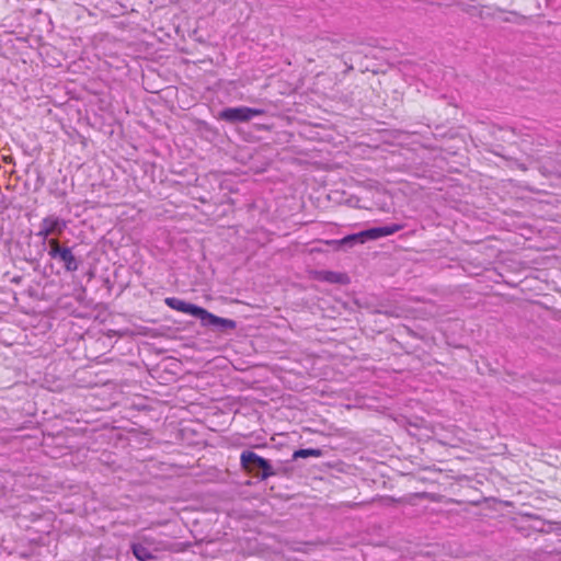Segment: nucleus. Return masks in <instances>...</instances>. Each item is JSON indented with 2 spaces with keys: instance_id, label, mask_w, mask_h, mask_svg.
Returning <instances> with one entry per match:
<instances>
[{
  "instance_id": "f257e3e1",
  "label": "nucleus",
  "mask_w": 561,
  "mask_h": 561,
  "mask_svg": "<svg viewBox=\"0 0 561 561\" xmlns=\"http://www.w3.org/2000/svg\"><path fill=\"white\" fill-rule=\"evenodd\" d=\"M240 465L247 473L261 481L279 473V470L274 469L267 459L249 449L241 453Z\"/></svg>"
},
{
  "instance_id": "f03ea898",
  "label": "nucleus",
  "mask_w": 561,
  "mask_h": 561,
  "mask_svg": "<svg viewBox=\"0 0 561 561\" xmlns=\"http://www.w3.org/2000/svg\"><path fill=\"white\" fill-rule=\"evenodd\" d=\"M264 114V111L261 108H252L248 106H238V107H226L218 113V119L236 124V123H245L251 121L255 116H261Z\"/></svg>"
},
{
  "instance_id": "7ed1b4c3",
  "label": "nucleus",
  "mask_w": 561,
  "mask_h": 561,
  "mask_svg": "<svg viewBox=\"0 0 561 561\" xmlns=\"http://www.w3.org/2000/svg\"><path fill=\"white\" fill-rule=\"evenodd\" d=\"M48 254L51 259L59 260L64 263L67 272H76L79 268V260L73 255L70 248L61 247L57 239H49Z\"/></svg>"
},
{
  "instance_id": "20e7f679",
  "label": "nucleus",
  "mask_w": 561,
  "mask_h": 561,
  "mask_svg": "<svg viewBox=\"0 0 561 561\" xmlns=\"http://www.w3.org/2000/svg\"><path fill=\"white\" fill-rule=\"evenodd\" d=\"M66 227V221L59 217L54 215L47 216L41 221L39 230L36 236L45 241L50 234H61Z\"/></svg>"
},
{
  "instance_id": "39448f33",
  "label": "nucleus",
  "mask_w": 561,
  "mask_h": 561,
  "mask_svg": "<svg viewBox=\"0 0 561 561\" xmlns=\"http://www.w3.org/2000/svg\"><path fill=\"white\" fill-rule=\"evenodd\" d=\"M201 323L203 327L214 328L219 332H226L228 330H234L237 323L234 320L220 318L216 314L210 313L206 309L201 319Z\"/></svg>"
},
{
  "instance_id": "423d86ee",
  "label": "nucleus",
  "mask_w": 561,
  "mask_h": 561,
  "mask_svg": "<svg viewBox=\"0 0 561 561\" xmlns=\"http://www.w3.org/2000/svg\"><path fill=\"white\" fill-rule=\"evenodd\" d=\"M164 302L171 309L191 314L193 317L198 318L199 320L202 319V316L205 310L204 308H202L197 305L186 302V301L175 298V297H168L164 299Z\"/></svg>"
},
{
  "instance_id": "0eeeda50",
  "label": "nucleus",
  "mask_w": 561,
  "mask_h": 561,
  "mask_svg": "<svg viewBox=\"0 0 561 561\" xmlns=\"http://www.w3.org/2000/svg\"><path fill=\"white\" fill-rule=\"evenodd\" d=\"M367 241H369V240L367 238V234L365 233V230H363L357 233L345 236L344 238H342L340 240H329V241H327V244L334 245L336 248H342V247L353 248L356 244H364Z\"/></svg>"
},
{
  "instance_id": "6e6552de",
  "label": "nucleus",
  "mask_w": 561,
  "mask_h": 561,
  "mask_svg": "<svg viewBox=\"0 0 561 561\" xmlns=\"http://www.w3.org/2000/svg\"><path fill=\"white\" fill-rule=\"evenodd\" d=\"M403 229V225L400 224H391L383 227H374L365 230L368 240H377L382 237L391 236Z\"/></svg>"
},
{
  "instance_id": "1a4fd4ad",
  "label": "nucleus",
  "mask_w": 561,
  "mask_h": 561,
  "mask_svg": "<svg viewBox=\"0 0 561 561\" xmlns=\"http://www.w3.org/2000/svg\"><path fill=\"white\" fill-rule=\"evenodd\" d=\"M131 551L135 558L139 561H149L153 559V554L150 549L145 547L142 543H133Z\"/></svg>"
},
{
  "instance_id": "9d476101",
  "label": "nucleus",
  "mask_w": 561,
  "mask_h": 561,
  "mask_svg": "<svg viewBox=\"0 0 561 561\" xmlns=\"http://www.w3.org/2000/svg\"><path fill=\"white\" fill-rule=\"evenodd\" d=\"M321 279L331 284H344L347 279V276L342 273L325 271L321 272Z\"/></svg>"
},
{
  "instance_id": "9b49d317",
  "label": "nucleus",
  "mask_w": 561,
  "mask_h": 561,
  "mask_svg": "<svg viewBox=\"0 0 561 561\" xmlns=\"http://www.w3.org/2000/svg\"><path fill=\"white\" fill-rule=\"evenodd\" d=\"M322 456V450L319 448H306V449H298L294 451L293 458H307V457H316L319 458Z\"/></svg>"
},
{
  "instance_id": "f8f14e48",
  "label": "nucleus",
  "mask_w": 561,
  "mask_h": 561,
  "mask_svg": "<svg viewBox=\"0 0 561 561\" xmlns=\"http://www.w3.org/2000/svg\"><path fill=\"white\" fill-rule=\"evenodd\" d=\"M530 528L536 531L549 533L553 529V525L551 523H546V522H542V520L536 518L534 520V524L530 526Z\"/></svg>"
},
{
  "instance_id": "ddd939ff",
  "label": "nucleus",
  "mask_w": 561,
  "mask_h": 561,
  "mask_svg": "<svg viewBox=\"0 0 561 561\" xmlns=\"http://www.w3.org/2000/svg\"><path fill=\"white\" fill-rule=\"evenodd\" d=\"M22 279H23V276H21V275H16V276H14V277L11 279V282H12V283H14V284H20V283L22 282Z\"/></svg>"
},
{
  "instance_id": "4468645a",
  "label": "nucleus",
  "mask_w": 561,
  "mask_h": 561,
  "mask_svg": "<svg viewBox=\"0 0 561 561\" xmlns=\"http://www.w3.org/2000/svg\"><path fill=\"white\" fill-rule=\"evenodd\" d=\"M504 21L505 22H512L513 20L511 18H505Z\"/></svg>"
}]
</instances>
